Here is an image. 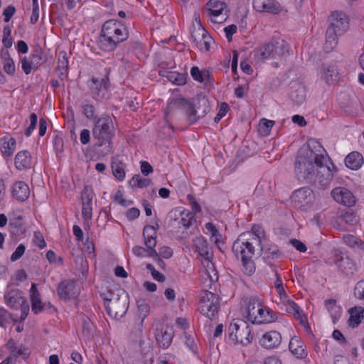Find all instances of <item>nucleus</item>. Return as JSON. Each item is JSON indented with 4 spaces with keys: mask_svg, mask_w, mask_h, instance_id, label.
Here are the masks:
<instances>
[{
    "mask_svg": "<svg viewBox=\"0 0 364 364\" xmlns=\"http://www.w3.org/2000/svg\"><path fill=\"white\" fill-rule=\"evenodd\" d=\"M291 90L290 96L294 101L300 103L305 100L306 87L303 83L299 82L292 83Z\"/></svg>",
    "mask_w": 364,
    "mask_h": 364,
    "instance_id": "obj_32",
    "label": "nucleus"
},
{
    "mask_svg": "<svg viewBox=\"0 0 364 364\" xmlns=\"http://www.w3.org/2000/svg\"><path fill=\"white\" fill-rule=\"evenodd\" d=\"M173 331L171 327H165L156 333V340L159 345L163 348H167L171 343Z\"/></svg>",
    "mask_w": 364,
    "mask_h": 364,
    "instance_id": "obj_28",
    "label": "nucleus"
},
{
    "mask_svg": "<svg viewBox=\"0 0 364 364\" xmlns=\"http://www.w3.org/2000/svg\"><path fill=\"white\" fill-rule=\"evenodd\" d=\"M150 182L151 181L149 178L136 174L132 178L129 183L132 188H144L147 187Z\"/></svg>",
    "mask_w": 364,
    "mask_h": 364,
    "instance_id": "obj_40",
    "label": "nucleus"
},
{
    "mask_svg": "<svg viewBox=\"0 0 364 364\" xmlns=\"http://www.w3.org/2000/svg\"><path fill=\"white\" fill-rule=\"evenodd\" d=\"M294 317L299 321L301 325L302 326V327L304 328V329L306 331H307V332H310L311 331V328H310L309 324V323L307 321L306 316L303 313V311H301L300 313H299V315H296Z\"/></svg>",
    "mask_w": 364,
    "mask_h": 364,
    "instance_id": "obj_58",
    "label": "nucleus"
},
{
    "mask_svg": "<svg viewBox=\"0 0 364 364\" xmlns=\"http://www.w3.org/2000/svg\"><path fill=\"white\" fill-rule=\"evenodd\" d=\"M94 192L90 186H85L82 192V205H92Z\"/></svg>",
    "mask_w": 364,
    "mask_h": 364,
    "instance_id": "obj_41",
    "label": "nucleus"
},
{
    "mask_svg": "<svg viewBox=\"0 0 364 364\" xmlns=\"http://www.w3.org/2000/svg\"><path fill=\"white\" fill-rule=\"evenodd\" d=\"M82 215L85 220L88 221L92 217V205H82Z\"/></svg>",
    "mask_w": 364,
    "mask_h": 364,
    "instance_id": "obj_57",
    "label": "nucleus"
},
{
    "mask_svg": "<svg viewBox=\"0 0 364 364\" xmlns=\"http://www.w3.org/2000/svg\"><path fill=\"white\" fill-rule=\"evenodd\" d=\"M143 236L146 249L141 246H134L132 249L133 253L137 257H158L157 252L155 250L156 245V229L152 225H146L144 228Z\"/></svg>",
    "mask_w": 364,
    "mask_h": 364,
    "instance_id": "obj_10",
    "label": "nucleus"
},
{
    "mask_svg": "<svg viewBox=\"0 0 364 364\" xmlns=\"http://www.w3.org/2000/svg\"><path fill=\"white\" fill-rule=\"evenodd\" d=\"M174 212L180 215L181 220L179 223L185 228H188L195 220L193 214L188 210L178 208Z\"/></svg>",
    "mask_w": 364,
    "mask_h": 364,
    "instance_id": "obj_35",
    "label": "nucleus"
},
{
    "mask_svg": "<svg viewBox=\"0 0 364 364\" xmlns=\"http://www.w3.org/2000/svg\"><path fill=\"white\" fill-rule=\"evenodd\" d=\"M26 250V247L23 244H20L18 245L15 251L13 252V254L11 256V260L14 262L20 259L23 255L24 254Z\"/></svg>",
    "mask_w": 364,
    "mask_h": 364,
    "instance_id": "obj_55",
    "label": "nucleus"
},
{
    "mask_svg": "<svg viewBox=\"0 0 364 364\" xmlns=\"http://www.w3.org/2000/svg\"><path fill=\"white\" fill-rule=\"evenodd\" d=\"M16 149V140L14 138L9 139L2 144V152L8 156L11 155Z\"/></svg>",
    "mask_w": 364,
    "mask_h": 364,
    "instance_id": "obj_44",
    "label": "nucleus"
},
{
    "mask_svg": "<svg viewBox=\"0 0 364 364\" xmlns=\"http://www.w3.org/2000/svg\"><path fill=\"white\" fill-rule=\"evenodd\" d=\"M350 314L349 325L352 327L358 326L364 318V308L354 306L348 310Z\"/></svg>",
    "mask_w": 364,
    "mask_h": 364,
    "instance_id": "obj_33",
    "label": "nucleus"
},
{
    "mask_svg": "<svg viewBox=\"0 0 364 364\" xmlns=\"http://www.w3.org/2000/svg\"><path fill=\"white\" fill-rule=\"evenodd\" d=\"M274 124V122L272 120L262 119L259 121V132L263 135H268L270 133L271 129Z\"/></svg>",
    "mask_w": 364,
    "mask_h": 364,
    "instance_id": "obj_42",
    "label": "nucleus"
},
{
    "mask_svg": "<svg viewBox=\"0 0 364 364\" xmlns=\"http://www.w3.org/2000/svg\"><path fill=\"white\" fill-rule=\"evenodd\" d=\"M4 70L9 75H14L16 71L14 62L9 56L4 59Z\"/></svg>",
    "mask_w": 364,
    "mask_h": 364,
    "instance_id": "obj_47",
    "label": "nucleus"
},
{
    "mask_svg": "<svg viewBox=\"0 0 364 364\" xmlns=\"http://www.w3.org/2000/svg\"><path fill=\"white\" fill-rule=\"evenodd\" d=\"M128 38L129 32L124 23L117 20H109L102 26L97 45L102 50L110 52Z\"/></svg>",
    "mask_w": 364,
    "mask_h": 364,
    "instance_id": "obj_4",
    "label": "nucleus"
},
{
    "mask_svg": "<svg viewBox=\"0 0 364 364\" xmlns=\"http://www.w3.org/2000/svg\"><path fill=\"white\" fill-rule=\"evenodd\" d=\"M364 162L361 154L358 151H353L348 154L345 159L346 166L351 170H358Z\"/></svg>",
    "mask_w": 364,
    "mask_h": 364,
    "instance_id": "obj_30",
    "label": "nucleus"
},
{
    "mask_svg": "<svg viewBox=\"0 0 364 364\" xmlns=\"http://www.w3.org/2000/svg\"><path fill=\"white\" fill-rule=\"evenodd\" d=\"M2 43L6 48H10L12 46L11 29L6 26L4 29V37Z\"/></svg>",
    "mask_w": 364,
    "mask_h": 364,
    "instance_id": "obj_48",
    "label": "nucleus"
},
{
    "mask_svg": "<svg viewBox=\"0 0 364 364\" xmlns=\"http://www.w3.org/2000/svg\"><path fill=\"white\" fill-rule=\"evenodd\" d=\"M29 293L32 311L36 314L42 312L44 310L46 304L42 301L35 284H31Z\"/></svg>",
    "mask_w": 364,
    "mask_h": 364,
    "instance_id": "obj_25",
    "label": "nucleus"
},
{
    "mask_svg": "<svg viewBox=\"0 0 364 364\" xmlns=\"http://www.w3.org/2000/svg\"><path fill=\"white\" fill-rule=\"evenodd\" d=\"M354 294L359 299L364 300V280L358 282L354 289Z\"/></svg>",
    "mask_w": 364,
    "mask_h": 364,
    "instance_id": "obj_54",
    "label": "nucleus"
},
{
    "mask_svg": "<svg viewBox=\"0 0 364 364\" xmlns=\"http://www.w3.org/2000/svg\"><path fill=\"white\" fill-rule=\"evenodd\" d=\"M30 122H31V124H30L29 127L26 130V135L27 136H29L31 134L32 132L36 127L37 122H38V117H37V115L35 113H32L30 115Z\"/></svg>",
    "mask_w": 364,
    "mask_h": 364,
    "instance_id": "obj_59",
    "label": "nucleus"
},
{
    "mask_svg": "<svg viewBox=\"0 0 364 364\" xmlns=\"http://www.w3.org/2000/svg\"><path fill=\"white\" fill-rule=\"evenodd\" d=\"M274 46L272 41L268 43L262 45L254 50L255 58L258 60L274 59Z\"/></svg>",
    "mask_w": 364,
    "mask_h": 364,
    "instance_id": "obj_27",
    "label": "nucleus"
},
{
    "mask_svg": "<svg viewBox=\"0 0 364 364\" xmlns=\"http://www.w3.org/2000/svg\"><path fill=\"white\" fill-rule=\"evenodd\" d=\"M333 200L343 205L352 207L355 204L356 200L353 193L345 187H336L331 191Z\"/></svg>",
    "mask_w": 364,
    "mask_h": 364,
    "instance_id": "obj_17",
    "label": "nucleus"
},
{
    "mask_svg": "<svg viewBox=\"0 0 364 364\" xmlns=\"http://www.w3.org/2000/svg\"><path fill=\"white\" fill-rule=\"evenodd\" d=\"M274 275L276 277V279L274 281V287H275L276 290H277L278 294L279 295V298H280V297L286 295V294H285V291L284 289L282 278L277 272H275Z\"/></svg>",
    "mask_w": 364,
    "mask_h": 364,
    "instance_id": "obj_51",
    "label": "nucleus"
},
{
    "mask_svg": "<svg viewBox=\"0 0 364 364\" xmlns=\"http://www.w3.org/2000/svg\"><path fill=\"white\" fill-rule=\"evenodd\" d=\"M78 294V289L75 284L70 280L61 282L58 287L59 296L64 300H68L75 297Z\"/></svg>",
    "mask_w": 364,
    "mask_h": 364,
    "instance_id": "obj_22",
    "label": "nucleus"
},
{
    "mask_svg": "<svg viewBox=\"0 0 364 364\" xmlns=\"http://www.w3.org/2000/svg\"><path fill=\"white\" fill-rule=\"evenodd\" d=\"M317 76L319 80L327 85H333L339 77V73L336 64L323 63L317 68Z\"/></svg>",
    "mask_w": 364,
    "mask_h": 364,
    "instance_id": "obj_14",
    "label": "nucleus"
},
{
    "mask_svg": "<svg viewBox=\"0 0 364 364\" xmlns=\"http://www.w3.org/2000/svg\"><path fill=\"white\" fill-rule=\"evenodd\" d=\"M193 245L197 252L202 257L203 269L200 270L201 279L204 283H207V286L210 285L218 279L215 267L211 262L213 254L209 251L206 240L202 236L196 237L193 240Z\"/></svg>",
    "mask_w": 364,
    "mask_h": 364,
    "instance_id": "obj_5",
    "label": "nucleus"
},
{
    "mask_svg": "<svg viewBox=\"0 0 364 364\" xmlns=\"http://www.w3.org/2000/svg\"><path fill=\"white\" fill-rule=\"evenodd\" d=\"M325 306L327 311L331 314L333 321L335 323L341 317L342 313L341 306L336 304L334 299L326 300Z\"/></svg>",
    "mask_w": 364,
    "mask_h": 364,
    "instance_id": "obj_36",
    "label": "nucleus"
},
{
    "mask_svg": "<svg viewBox=\"0 0 364 364\" xmlns=\"http://www.w3.org/2000/svg\"><path fill=\"white\" fill-rule=\"evenodd\" d=\"M324 159L323 156L316 154L309 146L302 147L299 151L295 164L299 178L318 181L323 186H327L333 178V173L329 167L323 165Z\"/></svg>",
    "mask_w": 364,
    "mask_h": 364,
    "instance_id": "obj_1",
    "label": "nucleus"
},
{
    "mask_svg": "<svg viewBox=\"0 0 364 364\" xmlns=\"http://www.w3.org/2000/svg\"><path fill=\"white\" fill-rule=\"evenodd\" d=\"M68 65V58L66 52L62 51L59 53L58 68L65 70Z\"/></svg>",
    "mask_w": 364,
    "mask_h": 364,
    "instance_id": "obj_53",
    "label": "nucleus"
},
{
    "mask_svg": "<svg viewBox=\"0 0 364 364\" xmlns=\"http://www.w3.org/2000/svg\"><path fill=\"white\" fill-rule=\"evenodd\" d=\"M105 306L108 314L113 318H122L128 309L126 296L119 295V292L104 294Z\"/></svg>",
    "mask_w": 364,
    "mask_h": 364,
    "instance_id": "obj_8",
    "label": "nucleus"
},
{
    "mask_svg": "<svg viewBox=\"0 0 364 364\" xmlns=\"http://www.w3.org/2000/svg\"><path fill=\"white\" fill-rule=\"evenodd\" d=\"M93 137L99 141V146L107 144L106 153L111 151V139L114 135L113 121L109 116L98 119L92 129Z\"/></svg>",
    "mask_w": 364,
    "mask_h": 364,
    "instance_id": "obj_7",
    "label": "nucleus"
},
{
    "mask_svg": "<svg viewBox=\"0 0 364 364\" xmlns=\"http://www.w3.org/2000/svg\"><path fill=\"white\" fill-rule=\"evenodd\" d=\"M265 240V233L263 228L255 225L251 231L240 234L233 242L232 251L237 259L242 262V272L248 275H252L255 272V264L253 257L255 252V247L259 246L261 250H264L263 242Z\"/></svg>",
    "mask_w": 364,
    "mask_h": 364,
    "instance_id": "obj_2",
    "label": "nucleus"
},
{
    "mask_svg": "<svg viewBox=\"0 0 364 364\" xmlns=\"http://www.w3.org/2000/svg\"><path fill=\"white\" fill-rule=\"evenodd\" d=\"M343 240L346 245L350 247L363 249V243L361 239L355 235H345L343 237Z\"/></svg>",
    "mask_w": 364,
    "mask_h": 364,
    "instance_id": "obj_39",
    "label": "nucleus"
},
{
    "mask_svg": "<svg viewBox=\"0 0 364 364\" xmlns=\"http://www.w3.org/2000/svg\"><path fill=\"white\" fill-rule=\"evenodd\" d=\"M191 75L192 77L200 82H202L204 80V74L201 73L198 67H193L191 70Z\"/></svg>",
    "mask_w": 364,
    "mask_h": 364,
    "instance_id": "obj_63",
    "label": "nucleus"
},
{
    "mask_svg": "<svg viewBox=\"0 0 364 364\" xmlns=\"http://www.w3.org/2000/svg\"><path fill=\"white\" fill-rule=\"evenodd\" d=\"M21 68L23 71L26 74L31 73L33 68V62L28 60L26 57L21 59Z\"/></svg>",
    "mask_w": 364,
    "mask_h": 364,
    "instance_id": "obj_60",
    "label": "nucleus"
},
{
    "mask_svg": "<svg viewBox=\"0 0 364 364\" xmlns=\"http://www.w3.org/2000/svg\"><path fill=\"white\" fill-rule=\"evenodd\" d=\"M340 35L337 34L332 30L327 28L326 31V43L324 48L327 52L332 50L337 45L338 43V36Z\"/></svg>",
    "mask_w": 364,
    "mask_h": 364,
    "instance_id": "obj_38",
    "label": "nucleus"
},
{
    "mask_svg": "<svg viewBox=\"0 0 364 364\" xmlns=\"http://www.w3.org/2000/svg\"><path fill=\"white\" fill-rule=\"evenodd\" d=\"M15 165L18 170L31 168L32 160L29 152L27 151H19L15 157Z\"/></svg>",
    "mask_w": 364,
    "mask_h": 364,
    "instance_id": "obj_31",
    "label": "nucleus"
},
{
    "mask_svg": "<svg viewBox=\"0 0 364 364\" xmlns=\"http://www.w3.org/2000/svg\"><path fill=\"white\" fill-rule=\"evenodd\" d=\"M90 87L93 97L97 100H102L108 93V79L106 77L101 79L92 77L90 80Z\"/></svg>",
    "mask_w": 364,
    "mask_h": 364,
    "instance_id": "obj_21",
    "label": "nucleus"
},
{
    "mask_svg": "<svg viewBox=\"0 0 364 364\" xmlns=\"http://www.w3.org/2000/svg\"><path fill=\"white\" fill-rule=\"evenodd\" d=\"M33 242L40 249H43L46 246L44 237L43 234L39 231L34 232Z\"/></svg>",
    "mask_w": 364,
    "mask_h": 364,
    "instance_id": "obj_49",
    "label": "nucleus"
},
{
    "mask_svg": "<svg viewBox=\"0 0 364 364\" xmlns=\"http://www.w3.org/2000/svg\"><path fill=\"white\" fill-rule=\"evenodd\" d=\"M247 364H282V363L278 357L272 355L266 358L261 363L255 361H250Z\"/></svg>",
    "mask_w": 364,
    "mask_h": 364,
    "instance_id": "obj_56",
    "label": "nucleus"
},
{
    "mask_svg": "<svg viewBox=\"0 0 364 364\" xmlns=\"http://www.w3.org/2000/svg\"><path fill=\"white\" fill-rule=\"evenodd\" d=\"M289 348L291 353L299 358H304L308 355L304 343L297 336L291 338Z\"/></svg>",
    "mask_w": 364,
    "mask_h": 364,
    "instance_id": "obj_24",
    "label": "nucleus"
},
{
    "mask_svg": "<svg viewBox=\"0 0 364 364\" xmlns=\"http://www.w3.org/2000/svg\"><path fill=\"white\" fill-rule=\"evenodd\" d=\"M314 201V194L308 188H301L296 190L291 195V202L294 206L302 210L309 209Z\"/></svg>",
    "mask_w": 364,
    "mask_h": 364,
    "instance_id": "obj_13",
    "label": "nucleus"
},
{
    "mask_svg": "<svg viewBox=\"0 0 364 364\" xmlns=\"http://www.w3.org/2000/svg\"><path fill=\"white\" fill-rule=\"evenodd\" d=\"M11 193L13 197L16 200L24 201L27 200L30 196V189L26 183L17 181L13 185Z\"/></svg>",
    "mask_w": 364,
    "mask_h": 364,
    "instance_id": "obj_26",
    "label": "nucleus"
},
{
    "mask_svg": "<svg viewBox=\"0 0 364 364\" xmlns=\"http://www.w3.org/2000/svg\"><path fill=\"white\" fill-rule=\"evenodd\" d=\"M282 341L280 332L274 330L264 333L259 340V345L265 349L273 350L278 348Z\"/></svg>",
    "mask_w": 364,
    "mask_h": 364,
    "instance_id": "obj_18",
    "label": "nucleus"
},
{
    "mask_svg": "<svg viewBox=\"0 0 364 364\" xmlns=\"http://www.w3.org/2000/svg\"><path fill=\"white\" fill-rule=\"evenodd\" d=\"M242 314L249 321L257 324L272 323L277 318L272 310L255 298L249 300Z\"/></svg>",
    "mask_w": 364,
    "mask_h": 364,
    "instance_id": "obj_6",
    "label": "nucleus"
},
{
    "mask_svg": "<svg viewBox=\"0 0 364 364\" xmlns=\"http://www.w3.org/2000/svg\"><path fill=\"white\" fill-rule=\"evenodd\" d=\"M328 29L332 30L338 35H343L349 28V21L347 16L341 12H333L330 17Z\"/></svg>",
    "mask_w": 364,
    "mask_h": 364,
    "instance_id": "obj_16",
    "label": "nucleus"
},
{
    "mask_svg": "<svg viewBox=\"0 0 364 364\" xmlns=\"http://www.w3.org/2000/svg\"><path fill=\"white\" fill-rule=\"evenodd\" d=\"M6 346L10 353L9 357H13L16 362L18 358H21L25 360L30 355V352L28 348L21 344H16L13 340L9 341Z\"/></svg>",
    "mask_w": 364,
    "mask_h": 364,
    "instance_id": "obj_23",
    "label": "nucleus"
},
{
    "mask_svg": "<svg viewBox=\"0 0 364 364\" xmlns=\"http://www.w3.org/2000/svg\"><path fill=\"white\" fill-rule=\"evenodd\" d=\"M187 200H188L191 208L195 212V213L200 212V206L193 195L188 194L187 196Z\"/></svg>",
    "mask_w": 364,
    "mask_h": 364,
    "instance_id": "obj_62",
    "label": "nucleus"
},
{
    "mask_svg": "<svg viewBox=\"0 0 364 364\" xmlns=\"http://www.w3.org/2000/svg\"><path fill=\"white\" fill-rule=\"evenodd\" d=\"M225 9L226 4L218 0H210L206 4L210 19L215 23H221L226 20L228 15Z\"/></svg>",
    "mask_w": 364,
    "mask_h": 364,
    "instance_id": "obj_15",
    "label": "nucleus"
},
{
    "mask_svg": "<svg viewBox=\"0 0 364 364\" xmlns=\"http://www.w3.org/2000/svg\"><path fill=\"white\" fill-rule=\"evenodd\" d=\"M218 308V296L210 291L203 292L199 304L200 312L209 319L213 320L215 317Z\"/></svg>",
    "mask_w": 364,
    "mask_h": 364,
    "instance_id": "obj_12",
    "label": "nucleus"
},
{
    "mask_svg": "<svg viewBox=\"0 0 364 364\" xmlns=\"http://www.w3.org/2000/svg\"><path fill=\"white\" fill-rule=\"evenodd\" d=\"M82 112L87 119H93L95 118V109L90 104H85L82 106Z\"/></svg>",
    "mask_w": 364,
    "mask_h": 364,
    "instance_id": "obj_52",
    "label": "nucleus"
},
{
    "mask_svg": "<svg viewBox=\"0 0 364 364\" xmlns=\"http://www.w3.org/2000/svg\"><path fill=\"white\" fill-rule=\"evenodd\" d=\"M229 336L235 343L246 346L251 342L252 336L250 326L242 318H234L228 328Z\"/></svg>",
    "mask_w": 364,
    "mask_h": 364,
    "instance_id": "obj_9",
    "label": "nucleus"
},
{
    "mask_svg": "<svg viewBox=\"0 0 364 364\" xmlns=\"http://www.w3.org/2000/svg\"><path fill=\"white\" fill-rule=\"evenodd\" d=\"M279 306L282 310H284L287 314L294 316L299 315L302 310L292 300L288 299L287 295L279 298Z\"/></svg>",
    "mask_w": 364,
    "mask_h": 364,
    "instance_id": "obj_29",
    "label": "nucleus"
},
{
    "mask_svg": "<svg viewBox=\"0 0 364 364\" xmlns=\"http://www.w3.org/2000/svg\"><path fill=\"white\" fill-rule=\"evenodd\" d=\"M168 79L178 85H184L186 82V75L176 72L170 73Z\"/></svg>",
    "mask_w": 364,
    "mask_h": 364,
    "instance_id": "obj_45",
    "label": "nucleus"
},
{
    "mask_svg": "<svg viewBox=\"0 0 364 364\" xmlns=\"http://www.w3.org/2000/svg\"><path fill=\"white\" fill-rule=\"evenodd\" d=\"M158 254V257L161 256L163 258L168 259L172 257L173 255V250L171 247L168 246H163L159 248V252Z\"/></svg>",
    "mask_w": 364,
    "mask_h": 364,
    "instance_id": "obj_61",
    "label": "nucleus"
},
{
    "mask_svg": "<svg viewBox=\"0 0 364 364\" xmlns=\"http://www.w3.org/2000/svg\"><path fill=\"white\" fill-rule=\"evenodd\" d=\"M112 173L119 181H122L125 178V171L122 165L114 164L112 166Z\"/></svg>",
    "mask_w": 364,
    "mask_h": 364,
    "instance_id": "obj_46",
    "label": "nucleus"
},
{
    "mask_svg": "<svg viewBox=\"0 0 364 364\" xmlns=\"http://www.w3.org/2000/svg\"><path fill=\"white\" fill-rule=\"evenodd\" d=\"M252 6L257 12L277 14L282 11V5L276 0H253Z\"/></svg>",
    "mask_w": 364,
    "mask_h": 364,
    "instance_id": "obj_20",
    "label": "nucleus"
},
{
    "mask_svg": "<svg viewBox=\"0 0 364 364\" xmlns=\"http://www.w3.org/2000/svg\"><path fill=\"white\" fill-rule=\"evenodd\" d=\"M146 267L155 280L158 282H164L165 280L164 275L157 271L152 264H148Z\"/></svg>",
    "mask_w": 364,
    "mask_h": 364,
    "instance_id": "obj_50",
    "label": "nucleus"
},
{
    "mask_svg": "<svg viewBox=\"0 0 364 364\" xmlns=\"http://www.w3.org/2000/svg\"><path fill=\"white\" fill-rule=\"evenodd\" d=\"M339 106L346 112H352L355 106V101L348 95L341 94L338 97Z\"/></svg>",
    "mask_w": 364,
    "mask_h": 364,
    "instance_id": "obj_37",
    "label": "nucleus"
},
{
    "mask_svg": "<svg viewBox=\"0 0 364 364\" xmlns=\"http://www.w3.org/2000/svg\"><path fill=\"white\" fill-rule=\"evenodd\" d=\"M178 109L184 112L187 121L193 124L210 111V105L203 95H198L191 102L181 97H173L168 101L166 115Z\"/></svg>",
    "mask_w": 364,
    "mask_h": 364,
    "instance_id": "obj_3",
    "label": "nucleus"
},
{
    "mask_svg": "<svg viewBox=\"0 0 364 364\" xmlns=\"http://www.w3.org/2000/svg\"><path fill=\"white\" fill-rule=\"evenodd\" d=\"M4 300L7 306L13 309H21V319L25 320L28 311L29 306L23 292L18 289H11L4 295Z\"/></svg>",
    "mask_w": 364,
    "mask_h": 364,
    "instance_id": "obj_11",
    "label": "nucleus"
},
{
    "mask_svg": "<svg viewBox=\"0 0 364 364\" xmlns=\"http://www.w3.org/2000/svg\"><path fill=\"white\" fill-rule=\"evenodd\" d=\"M237 30V27L235 24L229 25L224 28V32L228 41H230L232 40V37L233 34L236 33Z\"/></svg>",
    "mask_w": 364,
    "mask_h": 364,
    "instance_id": "obj_64",
    "label": "nucleus"
},
{
    "mask_svg": "<svg viewBox=\"0 0 364 364\" xmlns=\"http://www.w3.org/2000/svg\"><path fill=\"white\" fill-rule=\"evenodd\" d=\"M272 43L274 46L273 54L274 59L283 57L289 52L288 44L283 39L272 40Z\"/></svg>",
    "mask_w": 364,
    "mask_h": 364,
    "instance_id": "obj_34",
    "label": "nucleus"
},
{
    "mask_svg": "<svg viewBox=\"0 0 364 364\" xmlns=\"http://www.w3.org/2000/svg\"><path fill=\"white\" fill-rule=\"evenodd\" d=\"M113 200L123 207H128L133 203L132 200L127 199L124 197L122 191L118 190L113 196Z\"/></svg>",
    "mask_w": 364,
    "mask_h": 364,
    "instance_id": "obj_43",
    "label": "nucleus"
},
{
    "mask_svg": "<svg viewBox=\"0 0 364 364\" xmlns=\"http://www.w3.org/2000/svg\"><path fill=\"white\" fill-rule=\"evenodd\" d=\"M191 38L196 46L203 51H208L210 49L213 38L207 31L199 25V28H194L191 33Z\"/></svg>",
    "mask_w": 364,
    "mask_h": 364,
    "instance_id": "obj_19",
    "label": "nucleus"
}]
</instances>
